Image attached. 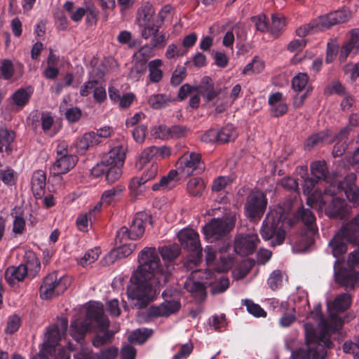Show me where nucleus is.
<instances>
[{
	"mask_svg": "<svg viewBox=\"0 0 359 359\" xmlns=\"http://www.w3.org/2000/svg\"><path fill=\"white\" fill-rule=\"evenodd\" d=\"M306 347L293 351L289 341H285V347L291 351V359H325L327 348L332 346L331 340L325 338L323 344L316 338L314 326L310 323L304 324Z\"/></svg>",
	"mask_w": 359,
	"mask_h": 359,
	"instance_id": "20e7f679",
	"label": "nucleus"
},
{
	"mask_svg": "<svg viewBox=\"0 0 359 359\" xmlns=\"http://www.w3.org/2000/svg\"><path fill=\"white\" fill-rule=\"evenodd\" d=\"M15 134L12 130L6 128H0V153L4 151V147L7 155H10L13 151L11 144L14 141Z\"/></svg>",
	"mask_w": 359,
	"mask_h": 359,
	"instance_id": "72a5a7b5",
	"label": "nucleus"
},
{
	"mask_svg": "<svg viewBox=\"0 0 359 359\" xmlns=\"http://www.w3.org/2000/svg\"><path fill=\"white\" fill-rule=\"evenodd\" d=\"M101 142L98 137L95 135V132H88L83 135L75 143L77 151L83 154L90 147L98 144Z\"/></svg>",
	"mask_w": 359,
	"mask_h": 359,
	"instance_id": "473e14b6",
	"label": "nucleus"
},
{
	"mask_svg": "<svg viewBox=\"0 0 359 359\" xmlns=\"http://www.w3.org/2000/svg\"><path fill=\"white\" fill-rule=\"evenodd\" d=\"M28 276L27 268L24 264L18 266H11L7 268L5 272V278L9 285H15L16 283L22 281Z\"/></svg>",
	"mask_w": 359,
	"mask_h": 359,
	"instance_id": "7c9ffc66",
	"label": "nucleus"
},
{
	"mask_svg": "<svg viewBox=\"0 0 359 359\" xmlns=\"http://www.w3.org/2000/svg\"><path fill=\"white\" fill-rule=\"evenodd\" d=\"M60 339V328L57 325L50 327L46 333L44 344L48 347H55Z\"/></svg>",
	"mask_w": 359,
	"mask_h": 359,
	"instance_id": "49530a36",
	"label": "nucleus"
},
{
	"mask_svg": "<svg viewBox=\"0 0 359 359\" xmlns=\"http://www.w3.org/2000/svg\"><path fill=\"white\" fill-rule=\"evenodd\" d=\"M126 148L118 145L112 148L104 157L106 165V181L109 184L116 182L122 175V168L126 159Z\"/></svg>",
	"mask_w": 359,
	"mask_h": 359,
	"instance_id": "0eeeda50",
	"label": "nucleus"
},
{
	"mask_svg": "<svg viewBox=\"0 0 359 359\" xmlns=\"http://www.w3.org/2000/svg\"><path fill=\"white\" fill-rule=\"evenodd\" d=\"M139 265L133 271L128 287V297L136 299L139 308L145 306L154 294L168 282L172 272L171 264L161 265V259L155 248L146 247L137 257Z\"/></svg>",
	"mask_w": 359,
	"mask_h": 359,
	"instance_id": "f257e3e1",
	"label": "nucleus"
},
{
	"mask_svg": "<svg viewBox=\"0 0 359 359\" xmlns=\"http://www.w3.org/2000/svg\"><path fill=\"white\" fill-rule=\"evenodd\" d=\"M154 7L148 3L144 4L138 9L137 20L141 30L145 29L148 25H156L154 21Z\"/></svg>",
	"mask_w": 359,
	"mask_h": 359,
	"instance_id": "a878e982",
	"label": "nucleus"
},
{
	"mask_svg": "<svg viewBox=\"0 0 359 359\" xmlns=\"http://www.w3.org/2000/svg\"><path fill=\"white\" fill-rule=\"evenodd\" d=\"M351 17V13L348 10L336 11L327 15L321 16L320 25L323 29H328L330 27L347 22Z\"/></svg>",
	"mask_w": 359,
	"mask_h": 359,
	"instance_id": "5701e85b",
	"label": "nucleus"
},
{
	"mask_svg": "<svg viewBox=\"0 0 359 359\" xmlns=\"http://www.w3.org/2000/svg\"><path fill=\"white\" fill-rule=\"evenodd\" d=\"M338 264L339 261L336 260L334 265L335 283L346 291L354 290L359 287V271L351 268H337Z\"/></svg>",
	"mask_w": 359,
	"mask_h": 359,
	"instance_id": "f8f14e48",
	"label": "nucleus"
},
{
	"mask_svg": "<svg viewBox=\"0 0 359 359\" xmlns=\"http://www.w3.org/2000/svg\"><path fill=\"white\" fill-rule=\"evenodd\" d=\"M204 80H206V83L205 84L203 81V84L200 86L199 93L207 102H210L217 97V93L215 90L213 83L209 81V78H205Z\"/></svg>",
	"mask_w": 359,
	"mask_h": 359,
	"instance_id": "c03bdc74",
	"label": "nucleus"
},
{
	"mask_svg": "<svg viewBox=\"0 0 359 359\" xmlns=\"http://www.w3.org/2000/svg\"><path fill=\"white\" fill-rule=\"evenodd\" d=\"M271 18L270 33L274 36H278L285 28V18L280 14H272Z\"/></svg>",
	"mask_w": 359,
	"mask_h": 359,
	"instance_id": "79ce46f5",
	"label": "nucleus"
},
{
	"mask_svg": "<svg viewBox=\"0 0 359 359\" xmlns=\"http://www.w3.org/2000/svg\"><path fill=\"white\" fill-rule=\"evenodd\" d=\"M320 29H323L320 25V20L318 22H313L307 25H304L303 26L299 27L296 30V34L299 37H304L308 34H312L315 32H318Z\"/></svg>",
	"mask_w": 359,
	"mask_h": 359,
	"instance_id": "3c124183",
	"label": "nucleus"
},
{
	"mask_svg": "<svg viewBox=\"0 0 359 359\" xmlns=\"http://www.w3.org/2000/svg\"><path fill=\"white\" fill-rule=\"evenodd\" d=\"M147 182V179L143 176L135 177L130 180L128 184V189L133 197L137 198L144 193L145 191L144 184Z\"/></svg>",
	"mask_w": 359,
	"mask_h": 359,
	"instance_id": "a19ab883",
	"label": "nucleus"
},
{
	"mask_svg": "<svg viewBox=\"0 0 359 359\" xmlns=\"http://www.w3.org/2000/svg\"><path fill=\"white\" fill-rule=\"evenodd\" d=\"M93 323L100 328V331L97 333L93 340V346L99 348L111 342L113 333L107 330L109 320L104 315L102 309L98 308H90L85 319H77L72 323L71 334L73 338L77 341L83 339L86 332L90 329L91 324Z\"/></svg>",
	"mask_w": 359,
	"mask_h": 359,
	"instance_id": "7ed1b4c3",
	"label": "nucleus"
},
{
	"mask_svg": "<svg viewBox=\"0 0 359 359\" xmlns=\"http://www.w3.org/2000/svg\"><path fill=\"white\" fill-rule=\"evenodd\" d=\"M187 188L191 196H199L203 192L205 184L201 177H194L189 180Z\"/></svg>",
	"mask_w": 359,
	"mask_h": 359,
	"instance_id": "a18cd8bd",
	"label": "nucleus"
},
{
	"mask_svg": "<svg viewBox=\"0 0 359 359\" xmlns=\"http://www.w3.org/2000/svg\"><path fill=\"white\" fill-rule=\"evenodd\" d=\"M268 103L271 107V113L275 117H280L285 114L288 110L286 102L283 100L282 93L276 92L269 95Z\"/></svg>",
	"mask_w": 359,
	"mask_h": 359,
	"instance_id": "b1692460",
	"label": "nucleus"
},
{
	"mask_svg": "<svg viewBox=\"0 0 359 359\" xmlns=\"http://www.w3.org/2000/svg\"><path fill=\"white\" fill-rule=\"evenodd\" d=\"M327 137L328 133L325 131L313 134L307 138L304 144V147L306 149L311 150L315 147L323 144Z\"/></svg>",
	"mask_w": 359,
	"mask_h": 359,
	"instance_id": "de8ad7c7",
	"label": "nucleus"
},
{
	"mask_svg": "<svg viewBox=\"0 0 359 359\" xmlns=\"http://www.w3.org/2000/svg\"><path fill=\"white\" fill-rule=\"evenodd\" d=\"M152 330L147 328H139L133 330L128 336V341L131 344H142L152 334Z\"/></svg>",
	"mask_w": 359,
	"mask_h": 359,
	"instance_id": "ea45409f",
	"label": "nucleus"
},
{
	"mask_svg": "<svg viewBox=\"0 0 359 359\" xmlns=\"http://www.w3.org/2000/svg\"><path fill=\"white\" fill-rule=\"evenodd\" d=\"M356 175L351 173L345 177L342 181L334 180L325 189L324 194L331 196H336L344 191L346 198L354 206L359 205V187L355 184Z\"/></svg>",
	"mask_w": 359,
	"mask_h": 359,
	"instance_id": "6e6552de",
	"label": "nucleus"
},
{
	"mask_svg": "<svg viewBox=\"0 0 359 359\" xmlns=\"http://www.w3.org/2000/svg\"><path fill=\"white\" fill-rule=\"evenodd\" d=\"M242 304L246 306L248 313L257 318L266 316V312L259 304L254 303L250 299L243 300Z\"/></svg>",
	"mask_w": 359,
	"mask_h": 359,
	"instance_id": "603ef678",
	"label": "nucleus"
},
{
	"mask_svg": "<svg viewBox=\"0 0 359 359\" xmlns=\"http://www.w3.org/2000/svg\"><path fill=\"white\" fill-rule=\"evenodd\" d=\"M337 233L349 243L359 245V213L344 223Z\"/></svg>",
	"mask_w": 359,
	"mask_h": 359,
	"instance_id": "412c9836",
	"label": "nucleus"
},
{
	"mask_svg": "<svg viewBox=\"0 0 359 359\" xmlns=\"http://www.w3.org/2000/svg\"><path fill=\"white\" fill-rule=\"evenodd\" d=\"M126 189V187L122 184H118L105 190L100 198V203L106 205H110L118 202Z\"/></svg>",
	"mask_w": 359,
	"mask_h": 359,
	"instance_id": "bb28decb",
	"label": "nucleus"
},
{
	"mask_svg": "<svg viewBox=\"0 0 359 359\" xmlns=\"http://www.w3.org/2000/svg\"><path fill=\"white\" fill-rule=\"evenodd\" d=\"M162 60L155 59L148 63V69L149 72V79L151 83H158L163 77V72L161 69Z\"/></svg>",
	"mask_w": 359,
	"mask_h": 359,
	"instance_id": "4c0bfd02",
	"label": "nucleus"
},
{
	"mask_svg": "<svg viewBox=\"0 0 359 359\" xmlns=\"http://www.w3.org/2000/svg\"><path fill=\"white\" fill-rule=\"evenodd\" d=\"M187 53V50H185L182 47H178L174 43H171L168 46L165 55L167 58L171 59L175 57L183 56Z\"/></svg>",
	"mask_w": 359,
	"mask_h": 359,
	"instance_id": "0e129e2a",
	"label": "nucleus"
},
{
	"mask_svg": "<svg viewBox=\"0 0 359 359\" xmlns=\"http://www.w3.org/2000/svg\"><path fill=\"white\" fill-rule=\"evenodd\" d=\"M234 226V222L229 218H214L203 228L207 239L218 240L226 236Z\"/></svg>",
	"mask_w": 359,
	"mask_h": 359,
	"instance_id": "ddd939ff",
	"label": "nucleus"
},
{
	"mask_svg": "<svg viewBox=\"0 0 359 359\" xmlns=\"http://www.w3.org/2000/svg\"><path fill=\"white\" fill-rule=\"evenodd\" d=\"M181 307V304L177 300H166L159 306H152L148 309V316L151 318L168 316L175 313Z\"/></svg>",
	"mask_w": 359,
	"mask_h": 359,
	"instance_id": "4be33fe9",
	"label": "nucleus"
},
{
	"mask_svg": "<svg viewBox=\"0 0 359 359\" xmlns=\"http://www.w3.org/2000/svg\"><path fill=\"white\" fill-rule=\"evenodd\" d=\"M283 283V275L280 271L275 270L269 276L267 283L269 287L273 290L278 289Z\"/></svg>",
	"mask_w": 359,
	"mask_h": 359,
	"instance_id": "bf43d9fd",
	"label": "nucleus"
},
{
	"mask_svg": "<svg viewBox=\"0 0 359 359\" xmlns=\"http://www.w3.org/2000/svg\"><path fill=\"white\" fill-rule=\"evenodd\" d=\"M205 169L201 156L196 152H185L177 161L176 171L182 177L201 174Z\"/></svg>",
	"mask_w": 359,
	"mask_h": 359,
	"instance_id": "9d476101",
	"label": "nucleus"
},
{
	"mask_svg": "<svg viewBox=\"0 0 359 359\" xmlns=\"http://www.w3.org/2000/svg\"><path fill=\"white\" fill-rule=\"evenodd\" d=\"M332 311L330 313V319L325 320L323 317L320 315V322L318 323V327L317 329H315L316 338L318 339V341H320L323 344L325 338H327V339L330 340V332H334L339 330L342 327V320L340 317L338 316L336 313H332Z\"/></svg>",
	"mask_w": 359,
	"mask_h": 359,
	"instance_id": "2eb2a0df",
	"label": "nucleus"
},
{
	"mask_svg": "<svg viewBox=\"0 0 359 359\" xmlns=\"http://www.w3.org/2000/svg\"><path fill=\"white\" fill-rule=\"evenodd\" d=\"M100 255V250L98 248L91 249L87 251L84 255L80 259L79 264L85 267L90 264L95 262Z\"/></svg>",
	"mask_w": 359,
	"mask_h": 359,
	"instance_id": "5fc2aeb1",
	"label": "nucleus"
},
{
	"mask_svg": "<svg viewBox=\"0 0 359 359\" xmlns=\"http://www.w3.org/2000/svg\"><path fill=\"white\" fill-rule=\"evenodd\" d=\"M299 222H302L304 224V230L301 235L302 240L307 245H311L318 234L316 217L309 209L303 207L299 208L294 212L292 219H288V211L281 206L271 210L263 221L260 234L266 241L271 239L272 245H279L285 238V224H287L288 226H292Z\"/></svg>",
	"mask_w": 359,
	"mask_h": 359,
	"instance_id": "f03ea898",
	"label": "nucleus"
},
{
	"mask_svg": "<svg viewBox=\"0 0 359 359\" xmlns=\"http://www.w3.org/2000/svg\"><path fill=\"white\" fill-rule=\"evenodd\" d=\"M259 241L257 234L250 233L236 237L234 251L241 256L252 254Z\"/></svg>",
	"mask_w": 359,
	"mask_h": 359,
	"instance_id": "a211bd4d",
	"label": "nucleus"
},
{
	"mask_svg": "<svg viewBox=\"0 0 359 359\" xmlns=\"http://www.w3.org/2000/svg\"><path fill=\"white\" fill-rule=\"evenodd\" d=\"M24 266L27 268V275L33 278L39 272L41 263L34 254H30Z\"/></svg>",
	"mask_w": 359,
	"mask_h": 359,
	"instance_id": "09e8293b",
	"label": "nucleus"
},
{
	"mask_svg": "<svg viewBox=\"0 0 359 359\" xmlns=\"http://www.w3.org/2000/svg\"><path fill=\"white\" fill-rule=\"evenodd\" d=\"M46 175L43 170H38L32 176V190L36 198H41L45 192Z\"/></svg>",
	"mask_w": 359,
	"mask_h": 359,
	"instance_id": "cd10ccee",
	"label": "nucleus"
},
{
	"mask_svg": "<svg viewBox=\"0 0 359 359\" xmlns=\"http://www.w3.org/2000/svg\"><path fill=\"white\" fill-rule=\"evenodd\" d=\"M351 212V207L344 199L335 197L325 207V214L331 219H343Z\"/></svg>",
	"mask_w": 359,
	"mask_h": 359,
	"instance_id": "aec40b11",
	"label": "nucleus"
},
{
	"mask_svg": "<svg viewBox=\"0 0 359 359\" xmlns=\"http://www.w3.org/2000/svg\"><path fill=\"white\" fill-rule=\"evenodd\" d=\"M177 175V171L171 170L168 174L163 176L159 182L155 183L152 186L154 191L158 190H169L175 185V179Z\"/></svg>",
	"mask_w": 359,
	"mask_h": 359,
	"instance_id": "e433bc0d",
	"label": "nucleus"
},
{
	"mask_svg": "<svg viewBox=\"0 0 359 359\" xmlns=\"http://www.w3.org/2000/svg\"><path fill=\"white\" fill-rule=\"evenodd\" d=\"M77 161L76 156L57 151V159L50 168V173L57 177L65 174L76 165Z\"/></svg>",
	"mask_w": 359,
	"mask_h": 359,
	"instance_id": "dca6fc26",
	"label": "nucleus"
},
{
	"mask_svg": "<svg viewBox=\"0 0 359 359\" xmlns=\"http://www.w3.org/2000/svg\"><path fill=\"white\" fill-rule=\"evenodd\" d=\"M147 69L146 64L144 62L136 63L130 69L129 77L130 79L137 81L142 79Z\"/></svg>",
	"mask_w": 359,
	"mask_h": 359,
	"instance_id": "6e6d98bb",
	"label": "nucleus"
},
{
	"mask_svg": "<svg viewBox=\"0 0 359 359\" xmlns=\"http://www.w3.org/2000/svg\"><path fill=\"white\" fill-rule=\"evenodd\" d=\"M311 172L313 177L318 180L328 181V168L325 161H314L311 164Z\"/></svg>",
	"mask_w": 359,
	"mask_h": 359,
	"instance_id": "f704fd0d",
	"label": "nucleus"
},
{
	"mask_svg": "<svg viewBox=\"0 0 359 359\" xmlns=\"http://www.w3.org/2000/svg\"><path fill=\"white\" fill-rule=\"evenodd\" d=\"M252 20L255 22L256 29L261 32H270V26L267 18L264 15H259L253 17Z\"/></svg>",
	"mask_w": 359,
	"mask_h": 359,
	"instance_id": "680f3d73",
	"label": "nucleus"
},
{
	"mask_svg": "<svg viewBox=\"0 0 359 359\" xmlns=\"http://www.w3.org/2000/svg\"><path fill=\"white\" fill-rule=\"evenodd\" d=\"M20 325L21 320L18 316L14 315L9 317L5 329L6 333L8 334L15 333L19 329Z\"/></svg>",
	"mask_w": 359,
	"mask_h": 359,
	"instance_id": "e2e57ef3",
	"label": "nucleus"
},
{
	"mask_svg": "<svg viewBox=\"0 0 359 359\" xmlns=\"http://www.w3.org/2000/svg\"><path fill=\"white\" fill-rule=\"evenodd\" d=\"M215 280V272L209 269L194 270L184 282V287L193 296L203 299L206 295V286L213 284Z\"/></svg>",
	"mask_w": 359,
	"mask_h": 359,
	"instance_id": "423d86ee",
	"label": "nucleus"
},
{
	"mask_svg": "<svg viewBox=\"0 0 359 359\" xmlns=\"http://www.w3.org/2000/svg\"><path fill=\"white\" fill-rule=\"evenodd\" d=\"M177 237L184 250L195 253L194 255L187 257L184 262V266L187 270H191L192 266H196L201 260L203 255L199 235L193 229H184L178 233Z\"/></svg>",
	"mask_w": 359,
	"mask_h": 359,
	"instance_id": "39448f33",
	"label": "nucleus"
},
{
	"mask_svg": "<svg viewBox=\"0 0 359 359\" xmlns=\"http://www.w3.org/2000/svg\"><path fill=\"white\" fill-rule=\"evenodd\" d=\"M33 90L31 87L20 88L16 90L8 100L12 102V105L18 111L22 109L29 102Z\"/></svg>",
	"mask_w": 359,
	"mask_h": 359,
	"instance_id": "393cba45",
	"label": "nucleus"
},
{
	"mask_svg": "<svg viewBox=\"0 0 359 359\" xmlns=\"http://www.w3.org/2000/svg\"><path fill=\"white\" fill-rule=\"evenodd\" d=\"M347 135H348V130L346 128L341 130L339 133V134L337 137V138L338 139V141L334 144L333 151H332V154H333L334 157L341 156L344 153L346 149H347L348 144H347L346 140H344L347 137Z\"/></svg>",
	"mask_w": 359,
	"mask_h": 359,
	"instance_id": "37998d69",
	"label": "nucleus"
},
{
	"mask_svg": "<svg viewBox=\"0 0 359 359\" xmlns=\"http://www.w3.org/2000/svg\"><path fill=\"white\" fill-rule=\"evenodd\" d=\"M151 160L156 161L155 146L145 148L140 154V161L141 163H147Z\"/></svg>",
	"mask_w": 359,
	"mask_h": 359,
	"instance_id": "774afa93",
	"label": "nucleus"
},
{
	"mask_svg": "<svg viewBox=\"0 0 359 359\" xmlns=\"http://www.w3.org/2000/svg\"><path fill=\"white\" fill-rule=\"evenodd\" d=\"M0 180L6 185L12 186L17 180V173L14 170L7 168L0 172Z\"/></svg>",
	"mask_w": 359,
	"mask_h": 359,
	"instance_id": "13d9d810",
	"label": "nucleus"
},
{
	"mask_svg": "<svg viewBox=\"0 0 359 359\" xmlns=\"http://www.w3.org/2000/svg\"><path fill=\"white\" fill-rule=\"evenodd\" d=\"M135 244L123 243L121 246L111 250L106 257V261L109 264L114 263L118 259H121L129 256L135 250Z\"/></svg>",
	"mask_w": 359,
	"mask_h": 359,
	"instance_id": "c756f323",
	"label": "nucleus"
},
{
	"mask_svg": "<svg viewBox=\"0 0 359 359\" xmlns=\"http://www.w3.org/2000/svg\"><path fill=\"white\" fill-rule=\"evenodd\" d=\"M156 250H157L156 249ZM158 255L161 254L163 261L164 264L161 263V265L164 267L166 264H171L172 266V270L174 269V264L172 263V260L177 258L180 253V248L178 245L173 244L168 246H163L159 248L158 252L156 251Z\"/></svg>",
	"mask_w": 359,
	"mask_h": 359,
	"instance_id": "2f4dec72",
	"label": "nucleus"
},
{
	"mask_svg": "<svg viewBox=\"0 0 359 359\" xmlns=\"http://www.w3.org/2000/svg\"><path fill=\"white\" fill-rule=\"evenodd\" d=\"M14 74L13 62L8 59L0 60V78L5 80L10 79Z\"/></svg>",
	"mask_w": 359,
	"mask_h": 359,
	"instance_id": "864d4df0",
	"label": "nucleus"
},
{
	"mask_svg": "<svg viewBox=\"0 0 359 359\" xmlns=\"http://www.w3.org/2000/svg\"><path fill=\"white\" fill-rule=\"evenodd\" d=\"M318 180L314 177H306L304 179L303 184L304 194L307 196L306 203L311 208L317 207L322 208L325 205L323 196L321 191H315L312 192L313 188L318 182Z\"/></svg>",
	"mask_w": 359,
	"mask_h": 359,
	"instance_id": "6ab92c4d",
	"label": "nucleus"
},
{
	"mask_svg": "<svg viewBox=\"0 0 359 359\" xmlns=\"http://www.w3.org/2000/svg\"><path fill=\"white\" fill-rule=\"evenodd\" d=\"M351 303V295L348 292H344L336 296L332 302L327 303V308L330 311L341 313L346 311Z\"/></svg>",
	"mask_w": 359,
	"mask_h": 359,
	"instance_id": "c85d7f7f",
	"label": "nucleus"
},
{
	"mask_svg": "<svg viewBox=\"0 0 359 359\" xmlns=\"http://www.w3.org/2000/svg\"><path fill=\"white\" fill-rule=\"evenodd\" d=\"M69 285L67 278L64 276L57 278L55 272L49 273L43 278L40 287V297L43 299L53 298L63 293Z\"/></svg>",
	"mask_w": 359,
	"mask_h": 359,
	"instance_id": "9b49d317",
	"label": "nucleus"
},
{
	"mask_svg": "<svg viewBox=\"0 0 359 359\" xmlns=\"http://www.w3.org/2000/svg\"><path fill=\"white\" fill-rule=\"evenodd\" d=\"M170 99L163 94L151 95L148 100L149 106L154 109L165 107L170 102Z\"/></svg>",
	"mask_w": 359,
	"mask_h": 359,
	"instance_id": "8fccbe9b",
	"label": "nucleus"
},
{
	"mask_svg": "<svg viewBox=\"0 0 359 359\" xmlns=\"http://www.w3.org/2000/svg\"><path fill=\"white\" fill-rule=\"evenodd\" d=\"M92 219V211L79 215L76 219V225L81 231H87L89 221Z\"/></svg>",
	"mask_w": 359,
	"mask_h": 359,
	"instance_id": "338daca9",
	"label": "nucleus"
},
{
	"mask_svg": "<svg viewBox=\"0 0 359 359\" xmlns=\"http://www.w3.org/2000/svg\"><path fill=\"white\" fill-rule=\"evenodd\" d=\"M349 242L345 241L338 233L330 241L329 245L332 248L333 256L338 257L345 253L347 250V244Z\"/></svg>",
	"mask_w": 359,
	"mask_h": 359,
	"instance_id": "c9c22d12",
	"label": "nucleus"
},
{
	"mask_svg": "<svg viewBox=\"0 0 359 359\" xmlns=\"http://www.w3.org/2000/svg\"><path fill=\"white\" fill-rule=\"evenodd\" d=\"M149 217L147 213L140 212L135 214L130 227L120 228L116 235V243L122 244L128 240H137L140 238L145 230V224Z\"/></svg>",
	"mask_w": 359,
	"mask_h": 359,
	"instance_id": "1a4fd4ad",
	"label": "nucleus"
},
{
	"mask_svg": "<svg viewBox=\"0 0 359 359\" xmlns=\"http://www.w3.org/2000/svg\"><path fill=\"white\" fill-rule=\"evenodd\" d=\"M153 135L159 139L167 140L170 138V127L165 125H160L154 127L152 130Z\"/></svg>",
	"mask_w": 359,
	"mask_h": 359,
	"instance_id": "69168bd1",
	"label": "nucleus"
},
{
	"mask_svg": "<svg viewBox=\"0 0 359 359\" xmlns=\"http://www.w3.org/2000/svg\"><path fill=\"white\" fill-rule=\"evenodd\" d=\"M308 80L306 73H299L292 79V87L295 91H302L306 86Z\"/></svg>",
	"mask_w": 359,
	"mask_h": 359,
	"instance_id": "4d7b16f0",
	"label": "nucleus"
},
{
	"mask_svg": "<svg viewBox=\"0 0 359 359\" xmlns=\"http://www.w3.org/2000/svg\"><path fill=\"white\" fill-rule=\"evenodd\" d=\"M267 205L266 196L261 191H255L249 194L245 205L247 216L252 219H260Z\"/></svg>",
	"mask_w": 359,
	"mask_h": 359,
	"instance_id": "4468645a",
	"label": "nucleus"
},
{
	"mask_svg": "<svg viewBox=\"0 0 359 359\" xmlns=\"http://www.w3.org/2000/svg\"><path fill=\"white\" fill-rule=\"evenodd\" d=\"M161 23L155 25H148L145 29L141 30V36L144 39L150 37V45L154 48H162L165 46L169 39V34L167 32H159Z\"/></svg>",
	"mask_w": 359,
	"mask_h": 359,
	"instance_id": "f3484780",
	"label": "nucleus"
},
{
	"mask_svg": "<svg viewBox=\"0 0 359 359\" xmlns=\"http://www.w3.org/2000/svg\"><path fill=\"white\" fill-rule=\"evenodd\" d=\"M218 143H226L233 141L238 136V133L231 124H227L217 130Z\"/></svg>",
	"mask_w": 359,
	"mask_h": 359,
	"instance_id": "58836bf2",
	"label": "nucleus"
},
{
	"mask_svg": "<svg viewBox=\"0 0 359 359\" xmlns=\"http://www.w3.org/2000/svg\"><path fill=\"white\" fill-rule=\"evenodd\" d=\"M232 182V180L229 176H219L214 180L212 184V190L215 192H219L224 189Z\"/></svg>",
	"mask_w": 359,
	"mask_h": 359,
	"instance_id": "052dcab7",
	"label": "nucleus"
}]
</instances>
